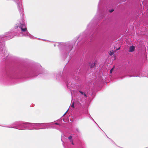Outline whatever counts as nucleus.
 <instances>
[{"instance_id": "12", "label": "nucleus", "mask_w": 148, "mask_h": 148, "mask_svg": "<svg viewBox=\"0 0 148 148\" xmlns=\"http://www.w3.org/2000/svg\"><path fill=\"white\" fill-rule=\"evenodd\" d=\"M110 55H112L113 53V52H112L111 51H110Z\"/></svg>"}, {"instance_id": "15", "label": "nucleus", "mask_w": 148, "mask_h": 148, "mask_svg": "<svg viewBox=\"0 0 148 148\" xmlns=\"http://www.w3.org/2000/svg\"><path fill=\"white\" fill-rule=\"evenodd\" d=\"M113 11H114V10H113V9H111V10H109V12H110V13L112 12H113Z\"/></svg>"}, {"instance_id": "21", "label": "nucleus", "mask_w": 148, "mask_h": 148, "mask_svg": "<svg viewBox=\"0 0 148 148\" xmlns=\"http://www.w3.org/2000/svg\"><path fill=\"white\" fill-rule=\"evenodd\" d=\"M120 48H119L118 49H117L116 50H119V49Z\"/></svg>"}, {"instance_id": "16", "label": "nucleus", "mask_w": 148, "mask_h": 148, "mask_svg": "<svg viewBox=\"0 0 148 148\" xmlns=\"http://www.w3.org/2000/svg\"><path fill=\"white\" fill-rule=\"evenodd\" d=\"M70 142H72V143H71V144H72V145H74V143H73V140H70Z\"/></svg>"}, {"instance_id": "4", "label": "nucleus", "mask_w": 148, "mask_h": 148, "mask_svg": "<svg viewBox=\"0 0 148 148\" xmlns=\"http://www.w3.org/2000/svg\"><path fill=\"white\" fill-rule=\"evenodd\" d=\"M4 42L0 41V55L2 58H5L8 55V53L4 47Z\"/></svg>"}, {"instance_id": "2", "label": "nucleus", "mask_w": 148, "mask_h": 148, "mask_svg": "<svg viewBox=\"0 0 148 148\" xmlns=\"http://www.w3.org/2000/svg\"><path fill=\"white\" fill-rule=\"evenodd\" d=\"M14 31H18L20 34L17 35L18 36H25L29 37L31 39H34V37L30 34L27 31V29L24 24H16L14 27Z\"/></svg>"}, {"instance_id": "11", "label": "nucleus", "mask_w": 148, "mask_h": 148, "mask_svg": "<svg viewBox=\"0 0 148 148\" xmlns=\"http://www.w3.org/2000/svg\"><path fill=\"white\" fill-rule=\"evenodd\" d=\"M36 71H35L34 72V76H37L38 75V74H36Z\"/></svg>"}, {"instance_id": "19", "label": "nucleus", "mask_w": 148, "mask_h": 148, "mask_svg": "<svg viewBox=\"0 0 148 148\" xmlns=\"http://www.w3.org/2000/svg\"><path fill=\"white\" fill-rule=\"evenodd\" d=\"M56 44H56V43H55V44H54V47L56 46Z\"/></svg>"}, {"instance_id": "3", "label": "nucleus", "mask_w": 148, "mask_h": 148, "mask_svg": "<svg viewBox=\"0 0 148 148\" xmlns=\"http://www.w3.org/2000/svg\"><path fill=\"white\" fill-rule=\"evenodd\" d=\"M75 43L72 42H68L65 43H58L59 47L62 54L69 53L71 51L74 46Z\"/></svg>"}, {"instance_id": "14", "label": "nucleus", "mask_w": 148, "mask_h": 148, "mask_svg": "<svg viewBox=\"0 0 148 148\" xmlns=\"http://www.w3.org/2000/svg\"><path fill=\"white\" fill-rule=\"evenodd\" d=\"M4 127L8 128H16V127H9V126H4Z\"/></svg>"}, {"instance_id": "22", "label": "nucleus", "mask_w": 148, "mask_h": 148, "mask_svg": "<svg viewBox=\"0 0 148 148\" xmlns=\"http://www.w3.org/2000/svg\"><path fill=\"white\" fill-rule=\"evenodd\" d=\"M92 118V119L93 121H94V120H93V119H92V118Z\"/></svg>"}, {"instance_id": "13", "label": "nucleus", "mask_w": 148, "mask_h": 148, "mask_svg": "<svg viewBox=\"0 0 148 148\" xmlns=\"http://www.w3.org/2000/svg\"><path fill=\"white\" fill-rule=\"evenodd\" d=\"M71 107H72L73 108H74V103H73L71 105Z\"/></svg>"}, {"instance_id": "9", "label": "nucleus", "mask_w": 148, "mask_h": 148, "mask_svg": "<svg viewBox=\"0 0 148 148\" xmlns=\"http://www.w3.org/2000/svg\"><path fill=\"white\" fill-rule=\"evenodd\" d=\"M95 63H93L92 64H91L90 65V67L92 68H93L94 67V66H95Z\"/></svg>"}, {"instance_id": "5", "label": "nucleus", "mask_w": 148, "mask_h": 148, "mask_svg": "<svg viewBox=\"0 0 148 148\" xmlns=\"http://www.w3.org/2000/svg\"><path fill=\"white\" fill-rule=\"evenodd\" d=\"M17 4L18 11L19 12L21 17L23 16V11L22 6L21 3V0H13Z\"/></svg>"}, {"instance_id": "10", "label": "nucleus", "mask_w": 148, "mask_h": 148, "mask_svg": "<svg viewBox=\"0 0 148 148\" xmlns=\"http://www.w3.org/2000/svg\"><path fill=\"white\" fill-rule=\"evenodd\" d=\"M72 136H70L69 137H68V139H69L70 140H72Z\"/></svg>"}, {"instance_id": "7", "label": "nucleus", "mask_w": 148, "mask_h": 148, "mask_svg": "<svg viewBox=\"0 0 148 148\" xmlns=\"http://www.w3.org/2000/svg\"><path fill=\"white\" fill-rule=\"evenodd\" d=\"M134 47L132 45L129 48V51L130 52H132L134 51Z\"/></svg>"}, {"instance_id": "8", "label": "nucleus", "mask_w": 148, "mask_h": 148, "mask_svg": "<svg viewBox=\"0 0 148 148\" xmlns=\"http://www.w3.org/2000/svg\"><path fill=\"white\" fill-rule=\"evenodd\" d=\"M79 92L82 95H84V96L86 97H87V96L84 93V92H83L80 90L79 91Z\"/></svg>"}, {"instance_id": "17", "label": "nucleus", "mask_w": 148, "mask_h": 148, "mask_svg": "<svg viewBox=\"0 0 148 148\" xmlns=\"http://www.w3.org/2000/svg\"><path fill=\"white\" fill-rule=\"evenodd\" d=\"M113 70V68H112L110 70V73H112V70Z\"/></svg>"}, {"instance_id": "20", "label": "nucleus", "mask_w": 148, "mask_h": 148, "mask_svg": "<svg viewBox=\"0 0 148 148\" xmlns=\"http://www.w3.org/2000/svg\"><path fill=\"white\" fill-rule=\"evenodd\" d=\"M68 111V110H67L66 111V112L64 114L63 116H64V115H65V114H66V113Z\"/></svg>"}, {"instance_id": "18", "label": "nucleus", "mask_w": 148, "mask_h": 148, "mask_svg": "<svg viewBox=\"0 0 148 148\" xmlns=\"http://www.w3.org/2000/svg\"><path fill=\"white\" fill-rule=\"evenodd\" d=\"M54 124L55 125H60V124L57 123H54Z\"/></svg>"}, {"instance_id": "6", "label": "nucleus", "mask_w": 148, "mask_h": 148, "mask_svg": "<svg viewBox=\"0 0 148 148\" xmlns=\"http://www.w3.org/2000/svg\"><path fill=\"white\" fill-rule=\"evenodd\" d=\"M12 35V33L11 32H8L5 34L4 35V37L7 39H9L13 37Z\"/></svg>"}, {"instance_id": "1", "label": "nucleus", "mask_w": 148, "mask_h": 148, "mask_svg": "<svg viewBox=\"0 0 148 148\" xmlns=\"http://www.w3.org/2000/svg\"><path fill=\"white\" fill-rule=\"evenodd\" d=\"M17 125L16 127L19 130H24L30 127H33L32 129H42V128H37L36 127H42L46 126L45 123H31L26 122H21L17 123L16 124Z\"/></svg>"}]
</instances>
